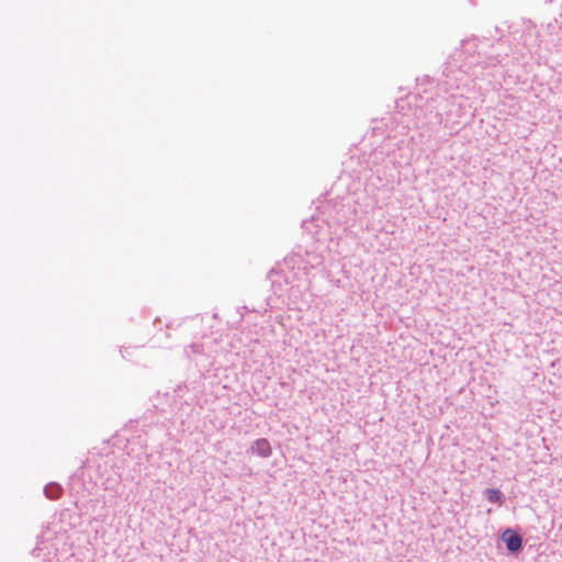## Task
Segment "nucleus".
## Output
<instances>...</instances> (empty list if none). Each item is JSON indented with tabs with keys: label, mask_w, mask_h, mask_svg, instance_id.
<instances>
[{
	"label": "nucleus",
	"mask_w": 562,
	"mask_h": 562,
	"mask_svg": "<svg viewBox=\"0 0 562 562\" xmlns=\"http://www.w3.org/2000/svg\"><path fill=\"white\" fill-rule=\"evenodd\" d=\"M306 256L308 258L307 262L311 265L312 268L319 267L323 263V258L317 254L307 252Z\"/></svg>",
	"instance_id": "obj_5"
},
{
	"label": "nucleus",
	"mask_w": 562,
	"mask_h": 562,
	"mask_svg": "<svg viewBox=\"0 0 562 562\" xmlns=\"http://www.w3.org/2000/svg\"><path fill=\"white\" fill-rule=\"evenodd\" d=\"M250 451L261 458H268L271 456V446L266 438L257 439L252 442Z\"/></svg>",
	"instance_id": "obj_2"
},
{
	"label": "nucleus",
	"mask_w": 562,
	"mask_h": 562,
	"mask_svg": "<svg viewBox=\"0 0 562 562\" xmlns=\"http://www.w3.org/2000/svg\"><path fill=\"white\" fill-rule=\"evenodd\" d=\"M502 540L506 543V548L510 553H517L522 548L521 536L513 529H506L502 533Z\"/></svg>",
	"instance_id": "obj_1"
},
{
	"label": "nucleus",
	"mask_w": 562,
	"mask_h": 562,
	"mask_svg": "<svg viewBox=\"0 0 562 562\" xmlns=\"http://www.w3.org/2000/svg\"><path fill=\"white\" fill-rule=\"evenodd\" d=\"M484 493L487 501L491 503H501L503 499V494L497 488H486Z\"/></svg>",
	"instance_id": "obj_4"
},
{
	"label": "nucleus",
	"mask_w": 562,
	"mask_h": 562,
	"mask_svg": "<svg viewBox=\"0 0 562 562\" xmlns=\"http://www.w3.org/2000/svg\"><path fill=\"white\" fill-rule=\"evenodd\" d=\"M44 494L49 499H53V501L58 499L63 494V487L58 483H55V482L48 483L44 487Z\"/></svg>",
	"instance_id": "obj_3"
},
{
	"label": "nucleus",
	"mask_w": 562,
	"mask_h": 562,
	"mask_svg": "<svg viewBox=\"0 0 562 562\" xmlns=\"http://www.w3.org/2000/svg\"><path fill=\"white\" fill-rule=\"evenodd\" d=\"M189 348L191 349V351H192L193 353H199V352L201 351L200 346H199V345H196V344H192V345H190V346H189Z\"/></svg>",
	"instance_id": "obj_6"
}]
</instances>
